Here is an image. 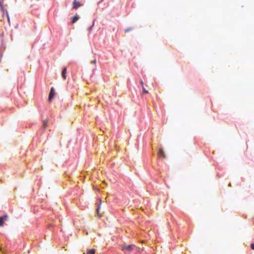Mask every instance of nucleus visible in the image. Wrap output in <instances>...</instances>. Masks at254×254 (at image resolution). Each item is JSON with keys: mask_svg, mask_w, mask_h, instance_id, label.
<instances>
[{"mask_svg": "<svg viewBox=\"0 0 254 254\" xmlns=\"http://www.w3.org/2000/svg\"><path fill=\"white\" fill-rule=\"evenodd\" d=\"M134 247V245H124L123 247V250L126 252H130L133 250Z\"/></svg>", "mask_w": 254, "mask_h": 254, "instance_id": "obj_1", "label": "nucleus"}, {"mask_svg": "<svg viewBox=\"0 0 254 254\" xmlns=\"http://www.w3.org/2000/svg\"><path fill=\"white\" fill-rule=\"evenodd\" d=\"M55 95V90L53 87H52L49 95V100L51 101L54 98Z\"/></svg>", "mask_w": 254, "mask_h": 254, "instance_id": "obj_2", "label": "nucleus"}, {"mask_svg": "<svg viewBox=\"0 0 254 254\" xmlns=\"http://www.w3.org/2000/svg\"><path fill=\"white\" fill-rule=\"evenodd\" d=\"M3 4V2L2 1H0V9H1V11H3V13H4V12H5V13L6 14V15L7 16L8 20L9 21V17H8V12H7L6 9H5L4 8Z\"/></svg>", "mask_w": 254, "mask_h": 254, "instance_id": "obj_3", "label": "nucleus"}, {"mask_svg": "<svg viewBox=\"0 0 254 254\" xmlns=\"http://www.w3.org/2000/svg\"><path fill=\"white\" fill-rule=\"evenodd\" d=\"M81 5L80 2L77 1L76 0H74L73 2V8L76 9Z\"/></svg>", "mask_w": 254, "mask_h": 254, "instance_id": "obj_4", "label": "nucleus"}, {"mask_svg": "<svg viewBox=\"0 0 254 254\" xmlns=\"http://www.w3.org/2000/svg\"><path fill=\"white\" fill-rule=\"evenodd\" d=\"M66 73V68L64 67L63 69L62 72V76L64 79H66V75H65Z\"/></svg>", "mask_w": 254, "mask_h": 254, "instance_id": "obj_5", "label": "nucleus"}, {"mask_svg": "<svg viewBox=\"0 0 254 254\" xmlns=\"http://www.w3.org/2000/svg\"><path fill=\"white\" fill-rule=\"evenodd\" d=\"M7 217V215H5L3 216L0 217V226H2L3 224L4 220L6 219Z\"/></svg>", "mask_w": 254, "mask_h": 254, "instance_id": "obj_6", "label": "nucleus"}, {"mask_svg": "<svg viewBox=\"0 0 254 254\" xmlns=\"http://www.w3.org/2000/svg\"><path fill=\"white\" fill-rule=\"evenodd\" d=\"M158 154L160 156L163 157V158H165V154H164V152L163 150L162 149H159V151H158Z\"/></svg>", "mask_w": 254, "mask_h": 254, "instance_id": "obj_7", "label": "nucleus"}, {"mask_svg": "<svg viewBox=\"0 0 254 254\" xmlns=\"http://www.w3.org/2000/svg\"><path fill=\"white\" fill-rule=\"evenodd\" d=\"M79 17L77 15L74 16L72 19V21H71L72 23H75L79 19Z\"/></svg>", "mask_w": 254, "mask_h": 254, "instance_id": "obj_8", "label": "nucleus"}, {"mask_svg": "<svg viewBox=\"0 0 254 254\" xmlns=\"http://www.w3.org/2000/svg\"><path fill=\"white\" fill-rule=\"evenodd\" d=\"M95 253V250L94 249H90L87 251V254H94Z\"/></svg>", "mask_w": 254, "mask_h": 254, "instance_id": "obj_9", "label": "nucleus"}, {"mask_svg": "<svg viewBox=\"0 0 254 254\" xmlns=\"http://www.w3.org/2000/svg\"><path fill=\"white\" fill-rule=\"evenodd\" d=\"M47 123H48L47 121H43V126L44 129H45L46 128L47 126Z\"/></svg>", "mask_w": 254, "mask_h": 254, "instance_id": "obj_10", "label": "nucleus"}, {"mask_svg": "<svg viewBox=\"0 0 254 254\" xmlns=\"http://www.w3.org/2000/svg\"><path fill=\"white\" fill-rule=\"evenodd\" d=\"M94 21H93L92 25L88 28V31H89V33L91 32V31L92 29V27L94 26Z\"/></svg>", "mask_w": 254, "mask_h": 254, "instance_id": "obj_11", "label": "nucleus"}, {"mask_svg": "<svg viewBox=\"0 0 254 254\" xmlns=\"http://www.w3.org/2000/svg\"><path fill=\"white\" fill-rule=\"evenodd\" d=\"M96 62V60L95 59V60H93V61H92L91 62V64H95Z\"/></svg>", "mask_w": 254, "mask_h": 254, "instance_id": "obj_12", "label": "nucleus"}, {"mask_svg": "<svg viewBox=\"0 0 254 254\" xmlns=\"http://www.w3.org/2000/svg\"><path fill=\"white\" fill-rule=\"evenodd\" d=\"M251 249L254 250V243H253L251 245Z\"/></svg>", "mask_w": 254, "mask_h": 254, "instance_id": "obj_13", "label": "nucleus"}, {"mask_svg": "<svg viewBox=\"0 0 254 254\" xmlns=\"http://www.w3.org/2000/svg\"><path fill=\"white\" fill-rule=\"evenodd\" d=\"M130 30H131V29H126L125 30V32H129Z\"/></svg>", "mask_w": 254, "mask_h": 254, "instance_id": "obj_14", "label": "nucleus"}, {"mask_svg": "<svg viewBox=\"0 0 254 254\" xmlns=\"http://www.w3.org/2000/svg\"><path fill=\"white\" fill-rule=\"evenodd\" d=\"M143 91H144V93H148V91H147V90H146L144 88H143Z\"/></svg>", "mask_w": 254, "mask_h": 254, "instance_id": "obj_15", "label": "nucleus"}, {"mask_svg": "<svg viewBox=\"0 0 254 254\" xmlns=\"http://www.w3.org/2000/svg\"><path fill=\"white\" fill-rule=\"evenodd\" d=\"M99 206L98 207V208L97 209V212L98 214L99 213Z\"/></svg>", "mask_w": 254, "mask_h": 254, "instance_id": "obj_16", "label": "nucleus"}, {"mask_svg": "<svg viewBox=\"0 0 254 254\" xmlns=\"http://www.w3.org/2000/svg\"><path fill=\"white\" fill-rule=\"evenodd\" d=\"M229 186H231V183H229Z\"/></svg>", "mask_w": 254, "mask_h": 254, "instance_id": "obj_17", "label": "nucleus"}, {"mask_svg": "<svg viewBox=\"0 0 254 254\" xmlns=\"http://www.w3.org/2000/svg\"><path fill=\"white\" fill-rule=\"evenodd\" d=\"M95 67H96V66L95 65ZM95 68H93V70H95Z\"/></svg>", "mask_w": 254, "mask_h": 254, "instance_id": "obj_18", "label": "nucleus"}, {"mask_svg": "<svg viewBox=\"0 0 254 254\" xmlns=\"http://www.w3.org/2000/svg\"><path fill=\"white\" fill-rule=\"evenodd\" d=\"M83 254H85L84 253Z\"/></svg>", "mask_w": 254, "mask_h": 254, "instance_id": "obj_19", "label": "nucleus"}]
</instances>
